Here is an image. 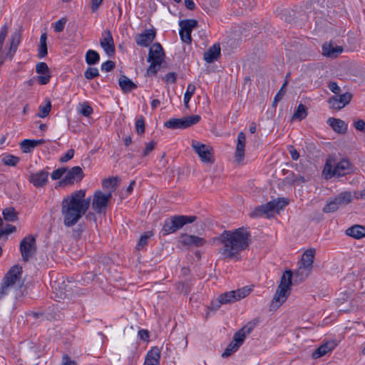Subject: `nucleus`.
<instances>
[{
  "mask_svg": "<svg viewBox=\"0 0 365 365\" xmlns=\"http://www.w3.org/2000/svg\"><path fill=\"white\" fill-rule=\"evenodd\" d=\"M66 175L61 182L63 184H73L80 182L83 178V172L81 167L75 166L67 170Z\"/></svg>",
  "mask_w": 365,
  "mask_h": 365,
  "instance_id": "nucleus-16",
  "label": "nucleus"
},
{
  "mask_svg": "<svg viewBox=\"0 0 365 365\" xmlns=\"http://www.w3.org/2000/svg\"><path fill=\"white\" fill-rule=\"evenodd\" d=\"M22 273V268L18 264L13 266L9 271L6 274L3 280L8 282L9 284L14 286L16 281L19 279Z\"/></svg>",
  "mask_w": 365,
  "mask_h": 365,
  "instance_id": "nucleus-22",
  "label": "nucleus"
},
{
  "mask_svg": "<svg viewBox=\"0 0 365 365\" xmlns=\"http://www.w3.org/2000/svg\"><path fill=\"white\" fill-rule=\"evenodd\" d=\"M66 171L67 170L64 168H58L51 173V178L54 180H58L66 173Z\"/></svg>",
  "mask_w": 365,
  "mask_h": 365,
  "instance_id": "nucleus-51",
  "label": "nucleus"
},
{
  "mask_svg": "<svg viewBox=\"0 0 365 365\" xmlns=\"http://www.w3.org/2000/svg\"><path fill=\"white\" fill-rule=\"evenodd\" d=\"M48 175L49 173L47 170H42L30 173L28 180L34 187L37 188L43 187L48 182Z\"/></svg>",
  "mask_w": 365,
  "mask_h": 365,
  "instance_id": "nucleus-14",
  "label": "nucleus"
},
{
  "mask_svg": "<svg viewBox=\"0 0 365 365\" xmlns=\"http://www.w3.org/2000/svg\"><path fill=\"white\" fill-rule=\"evenodd\" d=\"M111 197V192L104 194L101 190L95 192L92 201V207L97 213H105L108 202Z\"/></svg>",
  "mask_w": 365,
  "mask_h": 365,
  "instance_id": "nucleus-12",
  "label": "nucleus"
},
{
  "mask_svg": "<svg viewBox=\"0 0 365 365\" xmlns=\"http://www.w3.org/2000/svg\"><path fill=\"white\" fill-rule=\"evenodd\" d=\"M289 154H290L292 160H297L299 159V158L300 156L299 153L292 145L289 146Z\"/></svg>",
  "mask_w": 365,
  "mask_h": 365,
  "instance_id": "nucleus-61",
  "label": "nucleus"
},
{
  "mask_svg": "<svg viewBox=\"0 0 365 365\" xmlns=\"http://www.w3.org/2000/svg\"><path fill=\"white\" fill-rule=\"evenodd\" d=\"M103 187L104 188H115L118 185V180L117 178H112L109 179H106L102 182Z\"/></svg>",
  "mask_w": 365,
  "mask_h": 365,
  "instance_id": "nucleus-45",
  "label": "nucleus"
},
{
  "mask_svg": "<svg viewBox=\"0 0 365 365\" xmlns=\"http://www.w3.org/2000/svg\"><path fill=\"white\" fill-rule=\"evenodd\" d=\"M119 86L121 90L124 93H128L137 88L135 84L130 78L125 76H121L118 81Z\"/></svg>",
  "mask_w": 365,
  "mask_h": 365,
  "instance_id": "nucleus-32",
  "label": "nucleus"
},
{
  "mask_svg": "<svg viewBox=\"0 0 365 365\" xmlns=\"http://www.w3.org/2000/svg\"><path fill=\"white\" fill-rule=\"evenodd\" d=\"M353 195L350 191H344L334 197L327 200V204L322 208L324 213L334 212L347 205L350 204L353 200Z\"/></svg>",
  "mask_w": 365,
  "mask_h": 365,
  "instance_id": "nucleus-7",
  "label": "nucleus"
},
{
  "mask_svg": "<svg viewBox=\"0 0 365 365\" xmlns=\"http://www.w3.org/2000/svg\"><path fill=\"white\" fill-rule=\"evenodd\" d=\"M19 161L20 158L19 157L10 154L4 155L1 159V162L4 165L13 167L16 166Z\"/></svg>",
  "mask_w": 365,
  "mask_h": 365,
  "instance_id": "nucleus-38",
  "label": "nucleus"
},
{
  "mask_svg": "<svg viewBox=\"0 0 365 365\" xmlns=\"http://www.w3.org/2000/svg\"><path fill=\"white\" fill-rule=\"evenodd\" d=\"M250 291L251 289L247 287L235 291L237 301L247 296L250 294Z\"/></svg>",
  "mask_w": 365,
  "mask_h": 365,
  "instance_id": "nucleus-48",
  "label": "nucleus"
},
{
  "mask_svg": "<svg viewBox=\"0 0 365 365\" xmlns=\"http://www.w3.org/2000/svg\"><path fill=\"white\" fill-rule=\"evenodd\" d=\"M307 115V108L303 104H299L292 115V119H298L299 120L306 118Z\"/></svg>",
  "mask_w": 365,
  "mask_h": 365,
  "instance_id": "nucleus-39",
  "label": "nucleus"
},
{
  "mask_svg": "<svg viewBox=\"0 0 365 365\" xmlns=\"http://www.w3.org/2000/svg\"><path fill=\"white\" fill-rule=\"evenodd\" d=\"M328 123L335 132L338 133H345L346 132L347 125L342 120L330 118L328 119Z\"/></svg>",
  "mask_w": 365,
  "mask_h": 365,
  "instance_id": "nucleus-28",
  "label": "nucleus"
},
{
  "mask_svg": "<svg viewBox=\"0 0 365 365\" xmlns=\"http://www.w3.org/2000/svg\"><path fill=\"white\" fill-rule=\"evenodd\" d=\"M66 23V19L62 18L60 20L57 21L54 24V31L56 32H61L65 26Z\"/></svg>",
  "mask_w": 365,
  "mask_h": 365,
  "instance_id": "nucleus-52",
  "label": "nucleus"
},
{
  "mask_svg": "<svg viewBox=\"0 0 365 365\" xmlns=\"http://www.w3.org/2000/svg\"><path fill=\"white\" fill-rule=\"evenodd\" d=\"M197 217L192 215H175L168 218L163 224L161 232L163 235L173 233L181 229L184 225L192 223Z\"/></svg>",
  "mask_w": 365,
  "mask_h": 365,
  "instance_id": "nucleus-4",
  "label": "nucleus"
},
{
  "mask_svg": "<svg viewBox=\"0 0 365 365\" xmlns=\"http://www.w3.org/2000/svg\"><path fill=\"white\" fill-rule=\"evenodd\" d=\"M195 91V86L192 83H190L187 86V91L184 95V104L186 108H188L190 100L191 97L192 96V95L194 94Z\"/></svg>",
  "mask_w": 365,
  "mask_h": 365,
  "instance_id": "nucleus-41",
  "label": "nucleus"
},
{
  "mask_svg": "<svg viewBox=\"0 0 365 365\" xmlns=\"http://www.w3.org/2000/svg\"><path fill=\"white\" fill-rule=\"evenodd\" d=\"M152 235L153 234L151 232H147L144 235H143L139 239L138 243V249L143 248L148 244V240L150 238Z\"/></svg>",
  "mask_w": 365,
  "mask_h": 365,
  "instance_id": "nucleus-47",
  "label": "nucleus"
},
{
  "mask_svg": "<svg viewBox=\"0 0 365 365\" xmlns=\"http://www.w3.org/2000/svg\"><path fill=\"white\" fill-rule=\"evenodd\" d=\"M86 190H79L66 197L61 202L63 224L70 227L75 225L88 211L91 198H85Z\"/></svg>",
  "mask_w": 365,
  "mask_h": 365,
  "instance_id": "nucleus-2",
  "label": "nucleus"
},
{
  "mask_svg": "<svg viewBox=\"0 0 365 365\" xmlns=\"http://www.w3.org/2000/svg\"><path fill=\"white\" fill-rule=\"evenodd\" d=\"M215 240L222 245L220 252L225 258L238 259L240 252L249 247L251 238L249 232L240 227L235 230H224Z\"/></svg>",
  "mask_w": 365,
  "mask_h": 365,
  "instance_id": "nucleus-1",
  "label": "nucleus"
},
{
  "mask_svg": "<svg viewBox=\"0 0 365 365\" xmlns=\"http://www.w3.org/2000/svg\"><path fill=\"white\" fill-rule=\"evenodd\" d=\"M328 88L334 93H339L341 91L339 86L335 82H330L328 85Z\"/></svg>",
  "mask_w": 365,
  "mask_h": 365,
  "instance_id": "nucleus-63",
  "label": "nucleus"
},
{
  "mask_svg": "<svg viewBox=\"0 0 365 365\" xmlns=\"http://www.w3.org/2000/svg\"><path fill=\"white\" fill-rule=\"evenodd\" d=\"M351 97V94L347 92L341 95L334 96L329 101L330 108L335 110H340L349 103Z\"/></svg>",
  "mask_w": 365,
  "mask_h": 365,
  "instance_id": "nucleus-17",
  "label": "nucleus"
},
{
  "mask_svg": "<svg viewBox=\"0 0 365 365\" xmlns=\"http://www.w3.org/2000/svg\"><path fill=\"white\" fill-rule=\"evenodd\" d=\"M51 101H48L46 105L39 106V113H38V115L40 118L46 117L49 114V113L51 111Z\"/></svg>",
  "mask_w": 365,
  "mask_h": 365,
  "instance_id": "nucleus-43",
  "label": "nucleus"
},
{
  "mask_svg": "<svg viewBox=\"0 0 365 365\" xmlns=\"http://www.w3.org/2000/svg\"><path fill=\"white\" fill-rule=\"evenodd\" d=\"M7 33L8 27L6 25H4L1 27L0 31V65H2L4 61L6 60V58L9 56V55H7V52L5 53L2 51L3 45L6 37Z\"/></svg>",
  "mask_w": 365,
  "mask_h": 365,
  "instance_id": "nucleus-33",
  "label": "nucleus"
},
{
  "mask_svg": "<svg viewBox=\"0 0 365 365\" xmlns=\"http://www.w3.org/2000/svg\"><path fill=\"white\" fill-rule=\"evenodd\" d=\"M19 250L24 262H28L36 253V238L31 235L24 237L20 242Z\"/></svg>",
  "mask_w": 365,
  "mask_h": 365,
  "instance_id": "nucleus-9",
  "label": "nucleus"
},
{
  "mask_svg": "<svg viewBox=\"0 0 365 365\" xmlns=\"http://www.w3.org/2000/svg\"><path fill=\"white\" fill-rule=\"evenodd\" d=\"M220 56V47L219 44H214L206 52L204 53L203 58L209 63L217 61Z\"/></svg>",
  "mask_w": 365,
  "mask_h": 365,
  "instance_id": "nucleus-25",
  "label": "nucleus"
},
{
  "mask_svg": "<svg viewBox=\"0 0 365 365\" xmlns=\"http://www.w3.org/2000/svg\"><path fill=\"white\" fill-rule=\"evenodd\" d=\"M47 35L46 33H43L40 37V42L38 48V56L40 58H43L47 55Z\"/></svg>",
  "mask_w": 365,
  "mask_h": 365,
  "instance_id": "nucleus-34",
  "label": "nucleus"
},
{
  "mask_svg": "<svg viewBox=\"0 0 365 365\" xmlns=\"http://www.w3.org/2000/svg\"><path fill=\"white\" fill-rule=\"evenodd\" d=\"M155 31L153 29L145 30L143 33L137 34L135 37V43L140 46L147 47L155 39Z\"/></svg>",
  "mask_w": 365,
  "mask_h": 365,
  "instance_id": "nucleus-20",
  "label": "nucleus"
},
{
  "mask_svg": "<svg viewBox=\"0 0 365 365\" xmlns=\"http://www.w3.org/2000/svg\"><path fill=\"white\" fill-rule=\"evenodd\" d=\"M99 76V71L97 68L88 67L84 72L86 78L91 80Z\"/></svg>",
  "mask_w": 365,
  "mask_h": 365,
  "instance_id": "nucleus-44",
  "label": "nucleus"
},
{
  "mask_svg": "<svg viewBox=\"0 0 365 365\" xmlns=\"http://www.w3.org/2000/svg\"><path fill=\"white\" fill-rule=\"evenodd\" d=\"M237 344L235 343L234 341H232L226 348L225 351L222 354V356L225 358L230 356L231 354H232L234 352H235L240 347Z\"/></svg>",
  "mask_w": 365,
  "mask_h": 365,
  "instance_id": "nucleus-42",
  "label": "nucleus"
},
{
  "mask_svg": "<svg viewBox=\"0 0 365 365\" xmlns=\"http://www.w3.org/2000/svg\"><path fill=\"white\" fill-rule=\"evenodd\" d=\"M160 353L157 347H153L148 352L144 365H160Z\"/></svg>",
  "mask_w": 365,
  "mask_h": 365,
  "instance_id": "nucleus-26",
  "label": "nucleus"
},
{
  "mask_svg": "<svg viewBox=\"0 0 365 365\" xmlns=\"http://www.w3.org/2000/svg\"><path fill=\"white\" fill-rule=\"evenodd\" d=\"M246 137L243 132H240L237 137V143L235 153V160L240 163H241L245 156Z\"/></svg>",
  "mask_w": 365,
  "mask_h": 365,
  "instance_id": "nucleus-21",
  "label": "nucleus"
},
{
  "mask_svg": "<svg viewBox=\"0 0 365 365\" xmlns=\"http://www.w3.org/2000/svg\"><path fill=\"white\" fill-rule=\"evenodd\" d=\"M236 301L235 292V291H231L221 294L217 299L218 304L215 306V304L212 303V306L214 309H216L219 308L221 304L232 303Z\"/></svg>",
  "mask_w": 365,
  "mask_h": 365,
  "instance_id": "nucleus-27",
  "label": "nucleus"
},
{
  "mask_svg": "<svg viewBox=\"0 0 365 365\" xmlns=\"http://www.w3.org/2000/svg\"><path fill=\"white\" fill-rule=\"evenodd\" d=\"M115 67V63L112 61H107L106 62L102 63L101 70L106 72H109L112 71Z\"/></svg>",
  "mask_w": 365,
  "mask_h": 365,
  "instance_id": "nucleus-54",
  "label": "nucleus"
},
{
  "mask_svg": "<svg viewBox=\"0 0 365 365\" xmlns=\"http://www.w3.org/2000/svg\"><path fill=\"white\" fill-rule=\"evenodd\" d=\"M257 324V322H250L244 326L240 330L245 334V336H247L252 331Z\"/></svg>",
  "mask_w": 365,
  "mask_h": 365,
  "instance_id": "nucleus-50",
  "label": "nucleus"
},
{
  "mask_svg": "<svg viewBox=\"0 0 365 365\" xmlns=\"http://www.w3.org/2000/svg\"><path fill=\"white\" fill-rule=\"evenodd\" d=\"M177 74L175 72H170L165 76L163 79L166 83H174L176 81Z\"/></svg>",
  "mask_w": 365,
  "mask_h": 365,
  "instance_id": "nucleus-56",
  "label": "nucleus"
},
{
  "mask_svg": "<svg viewBox=\"0 0 365 365\" xmlns=\"http://www.w3.org/2000/svg\"><path fill=\"white\" fill-rule=\"evenodd\" d=\"M73 155H74V150L73 149H70L67 151V153L63 156H62L60 158V161L62 163H66V162L68 161L69 160L72 159L73 158Z\"/></svg>",
  "mask_w": 365,
  "mask_h": 365,
  "instance_id": "nucleus-57",
  "label": "nucleus"
},
{
  "mask_svg": "<svg viewBox=\"0 0 365 365\" xmlns=\"http://www.w3.org/2000/svg\"><path fill=\"white\" fill-rule=\"evenodd\" d=\"M20 147L23 153H29L35 148L32 140L26 139L20 143Z\"/></svg>",
  "mask_w": 365,
  "mask_h": 365,
  "instance_id": "nucleus-40",
  "label": "nucleus"
},
{
  "mask_svg": "<svg viewBox=\"0 0 365 365\" xmlns=\"http://www.w3.org/2000/svg\"><path fill=\"white\" fill-rule=\"evenodd\" d=\"M155 146V143L154 141H151L148 143L143 151V156L148 155L150 153H151Z\"/></svg>",
  "mask_w": 365,
  "mask_h": 365,
  "instance_id": "nucleus-60",
  "label": "nucleus"
},
{
  "mask_svg": "<svg viewBox=\"0 0 365 365\" xmlns=\"http://www.w3.org/2000/svg\"><path fill=\"white\" fill-rule=\"evenodd\" d=\"M354 128L359 130L365 133V121L361 119L356 120L354 123Z\"/></svg>",
  "mask_w": 365,
  "mask_h": 365,
  "instance_id": "nucleus-59",
  "label": "nucleus"
},
{
  "mask_svg": "<svg viewBox=\"0 0 365 365\" xmlns=\"http://www.w3.org/2000/svg\"><path fill=\"white\" fill-rule=\"evenodd\" d=\"M346 234L355 239H360L365 237V227L356 225L346 230Z\"/></svg>",
  "mask_w": 365,
  "mask_h": 365,
  "instance_id": "nucleus-31",
  "label": "nucleus"
},
{
  "mask_svg": "<svg viewBox=\"0 0 365 365\" xmlns=\"http://www.w3.org/2000/svg\"><path fill=\"white\" fill-rule=\"evenodd\" d=\"M13 287L14 286L3 280L0 287V299L7 295Z\"/></svg>",
  "mask_w": 365,
  "mask_h": 365,
  "instance_id": "nucleus-46",
  "label": "nucleus"
},
{
  "mask_svg": "<svg viewBox=\"0 0 365 365\" xmlns=\"http://www.w3.org/2000/svg\"><path fill=\"white\" fill-rule=\"evenodd\" d=\"M100 60V56L97 51L94 50H88L86 54V62L88 65L96 64Z\"/></svg>",
  "mask_w": 365,
  "mask_h": 365,
  "instance_id": "nucleus-37",
  "label": "nucleus"
},
{
  "mask_svg": "<svg viewBox=\"0 0 365 365\" xmlns=\"http://www.w3.org/2000/svg\"><path fill=\"white\" fill-rule=\"evenodd\" d=\"M81 113L86 117H88L93 113V108L87 103L82 105Z\"/></svg>",
  "mask_w": 365,
  "mask_h": 365,
  "instance_id": "nucleus-55",
  "label": "nucleus"
},
{
  "mask_svg": "<svg viewBox=\"0 0 365 365\" xmlns=\"http://www.w3.org/2000/svg\"><path fill=\"white\" fill-rule=\"evenodd\" d=\"M351 170V165L346 159L339 162H336L334 159H327L324 169V172L329 175L330 178L332 176H344L349 174Z\"/></svg>",
  "mask_w": 365,
  "mask_h": 365,
  "instance_id": "nucleus-8",
  "label": "nucleus"
},
{
  "mask_svg": "<svg viewBox=\"0 0 365 365\" xmlns=\"http://www.w3.org/2000/svg\"><path fill=\"white\" fill-rule=\"evenodd\" d=\"M336 346L335 341H329L322 344L312 353V356L313 359H318L332 351Z\"/></svg>",
  "mask_w": 365,
  "mask_h": 365,
  "instance_id": "nucleus-23",
  "label": "nucleus"
},
{
  "mask_svg": "<svg viewBox=\"0 0 365 365\" xmlns=\"http://www.w3.org/2000/svg\"><path fill=\"white\" fill-rule=\"evenodd\" d=\"M180 242L185 246L200 247L205 244L206 240L204 238L196 235L182 234Z\"/></svg>",
  "mask_w": 365,
  "mask_h": 365,
  "instance_id": "nucleus-18",
  "label": "nucleus"
},
{
  "mask_svg": "<svg viewBox=\"0 0 365 365\" xmlns=\"http://www.w3.org/2000/svg\"><path fill=\"white\" fill-rule=\"evenodd\" d=\"M103 1V0H91V9L92 12L94 13L98 9Z\"/></svg>",
  "mask_w": 365,
  "mask_h": 365,
  "instance_id": "nucleus-62",
  "label": "nucleus"
},
{
  "mask_svg": "<svg viewBox=\"0 0 365 365\" xmlns=\"http://www.w3.org/2000/svg\"><path fill=\"white\" fill-rule=\"evenodd\" d=\"M16 231V228L15 226L11 225H7L6 227L4 230H3L1 232H2L3 235H9V234L14 233Z\"/></svg>",
  "mask_w": 365,
  "mask_h": 365,
  "instance_id": "nucleus-64",
  "label": "nucleus"
},
{
  "mask_svg": "<svg viewBox=\"0 0 365 365\" xmlns=\"http://www.w3.org/2000/svg\"><path fill=\"white\" fill-rule=\"evenodd\" d=\"M165 53L159 43H153L149 50L148 61L150 63L147 69L148 75H155L164 61Z\"/></svg>",
  "mask_w": 365,
  "mask_h": 365,
  "instance_id": "nucleus-5",
  "label": "nucleus"
},
{
  "mask_svg": "<svg viewBox=\"0 0 365 365\" xmlns=\"http://www.w3.org/2000/svg\"><path fill=\"white\" fill-rule=\"evenodd\" d=\"M36 71L40 74L37 77V81L40 85H46L51 78L49 68L47 64L44 62H39L36 66Z\"/></svg>",
  "mask_w": 365,
  "mask_h": 365,
  "instance_id": "nucleus-19",
  "label": "nucleus"
},
{
  "mask_svg": "<svg viewBox=\"0 0 365 365\" xmlns=\"http://www.w3.org/2000/svg\"><path fill=\"white\" fill-rule=\"evenodd\" d=\"M343 51L341 46H334L331 44H324L322 46V53L324 56L334 58Z\"/></svg>",
  "mask_w": 365,
  "mask_h": 365,
  "instance_id": "nucleus-29",
  "label": "nucleus"
},
{
  "mask_svg": "<svg viewBox=\"0 0 365 365\" xmlns=\"http://www.w3.org/2000/svg\"><path fill=\"white\" fill-rule=\"evenodd\" d=\"M315 255L314 249H309L304 252L302 257V266H304L305 268H308L312 269V264L314 262Z\"/></svg>",
  "mask_w": 365,
  "mask_h": 365,
  "instance_id": "nucleus-30",
  "label": "nucleus"
},
{
  "mask_svg": "<svg viewBox=\"0 0 365 365\" xmlns=\"http://www.w3.org/2000/svg\"><path fill=\"white\" fill-rule=\"evenodd\" d=\"M100 45L108 56H112L115 53L113 38L109 30L104 31L102 33Z\"/></svg>",
  "mask_w": 365,
  "mask_h": 365,
  "instance_id": "nucleus-15",
  "label": "nucleus"
},
{
  "mask_svg": "<svg viewBox=\"0 0 365 365\" xmlns=\"http://www.w3.org/2000/svg\"><path fill=\"white\" fill-rule=\"evenodd\" d=\"M61 365H77V363L76 361L72 360L67 354H64L62 356Z\"/></svg>",
  "mask_w": 365,
  "mask_h": 365,
  "instance_id": "nucleus-58",
  "label": "nucleus"
},
{
  "mask_svg": "<svg viewBox=\"0 0 365 365\" xmlns=\"http://www.w3.org/2000/svg\"><path fill=\"white\" fill-rule=\"evenodd\" d=\"M21 32L20 30H16L11 36L9 39L10 46L7 51V55L10 58H12L14 53H16L18 46L21 42Z\"/></svg>",
  "mask_w": 365,
  "mask_h": 365,
  "instance_id": "nucleus-24",
  "label": "nucleus"
},
{
  "mask_svg": "<svg viewBox=\"0 0 365 365\" xmlns=\"http://www.w3.org/2000/svg\"><path fill=\"white\" fill-rule=\"evenodd\" d=\"M197 25L195 19H184L179 21L180 36L182 41L187 44L192 41L191 32L192 30Z\"/></svg>",
  "mask_w": 365,
  "mask_h": 365,
  "instance_id": "nucleus-13",
  "label": "nucleus"
},
{
  "mask_svg": "<svg viewBox=\"0 0 365 365\" xmlns=\"http://www.w3.org/2000/svg\"><path fill=\"white\" fill-rule=\"evenodd\" d=\"M136 131L138 134H143L145 132V123L143 118L138 119L135 122Z\"/></svg>",
  "mask_w": 365,
  "mask_h": 365,
  "instance_id": "nucleus-53",
  "label": "nucleus"
},
{
  "mask_svg": "<svg viewBox=\"0 0 365 365\" xmlns=\"http://www.w3.org/2000/svg\"><path fill=\"white\" fill-rule=\"evenodd\" d=\"M311 270L300 265L294 272V280L298 282L304 281L310 274Z\"/></svg>",
  "mask_w": 365,
  "mask_h": 365,
  "instance_id": "nucleus-35",
  "label": "nucleus"
},
{
  "mask_svg": "<svg viewBox=\"0 0 365 365\" xmlns=\"http://www.w3.org/2000/svg\"><path fill=\"white\" fill-rule=\"evenodd\" d=\"M2 214L6 221L15 222L18 220V212L12 207L4 209Z\"/></svg>",
  "mask_w": 365,
  "mask_h": 365,
  "instance_id": "nucleus-36",
  "label": "nucleus"
},
{
  "mask_svg": "<svg viewBox=\"0 0 365 365\" xmlns=\"http://www.w3.org/2000/svg\"><path fill=\"white\" fill-rule=\"evenodd\" d=\"M200 120L199 115H193L182 118H170L165 125L171 129H184L197 123Z\"/></svg>",
  "mask_w": 365,
  "mask_h": 365,
  "instance_id": "nucleus-11",
  "label": "nucleus"
},
{
  "mask_svg": "<svg viewBox=\"0 0 365 365\" xmlns=\"http://www.w3.org/2000/svg\"><path fill=\"white\" fill-rule=\"evenodd\" d=\"M245 337L246 336L245 335V334L241 330H239L234 334L232 341L237 344L239 346H241Z\"/></svg>",
  "mask_w": 365,
  "mask_h": 365,
  "instance_id": "nucleus-49",
  "label": "nucleus"
},
{
  "mask_svg": "<svg viewBox=\"0 0 365 365\" xmlns=\"http://www.w3.org/2000/svg\"><path fill=\"white\" fill-rule=\"evenodd\" d=\"M191 145L194 151L198 155L201 162L206 164H213L215 163L212 147L197 140H192Z\"/></svg>",
  "mask_w": 365,
  "mask_h": 365,
  "instance_id": "nucleus-10",
  "label": "nucleus"
},
{
  "mask_svg": "<svg viewBox=\"0 0 365 365\" xmlns=\"http://www.w3.org/2000/svg\"><path fill=\"white\" fill-rule=\"evenodd\" d=\"M292 275L293 273L291 270H287L281 277L280 283L271 302V307L272 309L279 307L289 296L292 284Z\"/></svg>",
  "mask_w": 365,
  "mask_h": 365,
  "instance_id": "nucleus-3",
  "label": "nucleus"
},
{
  "mask_svg": "<svg viewBox=\"0 0 365 365\" xmlns=\"http://www.w3.org/2000/svg\"><path fill=\"white\" fill-rule=\"evenodd\" d=\"M287 205L288 200L286 198L279 197L274 199L273 200H271L264 205L255 207L254 210L250 214V216L252 217H259L263 215H267V216L269 217L270 212H279Z\"/></svg>",
  "mask_w": 365,
  "mask_h": 365,
  "instance_id": "nucleus-6",
  "label": "nucleus"
}]
</instances>
